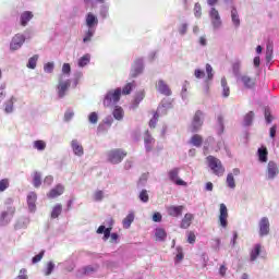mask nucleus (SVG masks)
<instances>
[{
    "instance_id": "f257e3e1",
    "label": "nucleus",
    "mask_w": 279,
    "mask_h": 279,
    "mask_svg": "<svg viewBox=\"0 0 279 279\" xmlns=\"http://www.w3.org/2000/svg\"><path fill=\"white\" fill-rule=\"evenodd\" d=\"M203 126H204V111L196 110L187 130L189 132H191V134H197V132H199V130H202Z\"/></svg>"
},
{
    "instance_id": "f03ea898",
    "label": "nucleus",
    "mask_w": 279,
    "mask_h": 279,
    "mask_svg": "<svg viewBox=\"0 0 279 279\" xmlns=\"http://www.w3.org/2000/svg\"><path fill=\"white\" fill-rule=\"evenodd\" d=\"M207 165L209 169L213 171L214 175L221 177L226 173V168H223V163L217 157L209 155L206 157Z\"/></svg>"
},
{
    "instance_id": "7ed1b4c3",
    "label": "nucleus",
    "mask_w": 279,
    "mask_h": 279,
    "mask_svg": "<svg viewBox=\"0 0 279 279\" xmlns=\"http://www.w3.org/2000/svg\"><path fill=\"white\" fill-rule=\"evenodd\" d=\"M107 226H108V228H106V226L98 227V229L96 231L97 234H104L105 241H108V239H110V236H111V241H118L119 234H117V233L110 234V232H112V227L114 226V219L109 218L107 220Z\"/></svg>"
},
{
    "instance_id": "20e7f679",
    "label": "nucleus",
    "mask_w": 279,
    "mask_h": 279,
    "mask_svg": "<svg viewBox=\"0 0 279 279\" xmlns=\"http://www.w3.org/2000/svg\"><path fill=\"white\" fill-rule=\"evenodd\" d=\"M128 156V153L121 148H114L107 153V160L111 165H119L123 162V158Z\"/></svg>"
},
{
    "instance_id": "39448f33",
    "label": "nucleus",
    "mask_w": 279,
    "mask_h": 279,
    "mask_svg": "<svg viewBox=\"0 0 279 279\" xmlns=\"http://www.w3.org/2000/svg\"><path fill=\"white\" fill-rule=\"evenodd\" d=\"M121 99V88H116L114 90H110L105 99H104V106L107 108H110V106H114L116 104H119Z\"/></svg>"
},
{
    "instance_id": "423d86ee",
    "label": "nucleus",
    "mask_w": 279,
    "mask_h": 279,
    "mask_svg": "<svg viewBox=\"0 0 279 279\" xmlns=\"http://www.w3.org/2000/svg\"><path fill=\"white\" fill-rule=\"evenodd\" d=\"M71 88V80L62 81V75L59 77V84L57 86L59 98L62 99L66 95V90Z\"/></svg>"
},
{
    "instance_id": "0eeeda50",
    "label": "nucleus",
    "mask_w": 279,
    "mask_h": 279,
    "mask_svg": "<svg viewBox=\"0 0 279 279\" xmlns=\"http://www.w3.org/2000/svg\"><path fill=\"white\" fill-rule=\"evenodd\" d=\"M180 168H173L172 170L168 171V178L171 182L177 184V186H186V182L180 178Z\"/></svg>"
},
{
    "instance_id": "6e6552de",
    "label": "nucleus",
    "mask_w": 279,
    "mask_h": 279,
    "mask_svg": "<svg viewBox=\"0 0 279 279\" xmlns=\"http://www.w3.org/2000/svg\"><path fill=\"white\" fill-rule=\"evenodd\" d=\"M186 206L184 205H170L166 208L169 217H182V213H184Z\"/></svg>"
},
{
    "instance_id": "1a4fd4ad",
    "label": "nucleus",
    "mask_w": 279,
    "mask_h": 279,
    "mask_svg": "<svg viewBox=\"0 0 279 279\" xmlns=\"http://www.w3.org/2000/svg\"><path fill=\"white\" fill-rule=\"evenodd\" d=\"M23 43H25V36L21 34H16L10 44V48L12 51H16L17 49H21L23 47Z\"/></svg>"
},
{
    "instance_id": "9d476101",
    "label": "nucleus",
    "mask_w": 279,
    "mask_h": 279,
    "mask_svg": "<svg viewBox=\"0 0 279 279\" xmlns=\"http://www.w3.org/2000/svg\"><path fill=\"white\" fill-rule=\"evenodd\" d=\"M219 223L221 228H228V207L226 204H220Z\"/></svg>"
},
{
    "instance_id": "9b49d317",
    "label": "nucleus",
    "mask_w": 279,
    "mask_h": 279,
    "mask_svg": "<svg viewBox=\"0 0 279 279\" xmlns=\"http://www.w3.org/2000/svg\"><path fill=\"white\" fill-rule=\"evenodd\" d=\"M143 59H135L131 70V77H138L143 73Z\"/></svg>"
},
{
    "instance_id": "f8f14e48",
    "label": "nucleus",
    "mask_w": 279,
    "mask_h": 279,
    "mask_svg": "<svg viewBox=\"0 0 279 279\" xmlns=\"http://www.w3.org/2000/svg\"><path fill=\"white\" fill-rule=\"evenodd\" d=\"M209 16L211 20V24L216 29H219L221 27V15H219V11L215 8H211L209 12Z\"/></svg>"
},
{
    "instance_id": "ddd939ff",
    "label": "nucleus",
    "mask_w": 279,
    "mask_h": 279,
    "mask_svg": "<svg viewBox=\"0 0 279 279\" xmlns=\"http://www.w3.org/2000/svg\"><path fill=\"white\" fill-rule=\"evenodd\" d=\"M279 173L278 163L276 161H269L267 166L268 180H274Z\"/></svg>"
},
{
    "instance_id": "4468645a",
    "label": "nucleus",
    "mask_w": 279,
    "mask_h": 279,
    "mask_svg": "<svg viewBox=\"0 0 279 279\" xmlns=\"http://www.w3.org/2000/svg\"><path fill=\"white\" fill-rule=\"evenodd\" d=\"M269 234V218L263 217L259 220V236H267Z\"/></svg>"
},
{
    "instance_id": "2eb2a0df",
    "label": "nucleus",
    "mask_w": 279,
    "mask_h": 279,
    "mask_svg": "<svg viewBox=\"0 0 279 279\" xmlns=\"http://www.w3.org/2000/svg\"><path fill=\"white\" fill-rule=\"evenodd\" d=\"M156 89L166 97H170L171 95V88H169V85H167V83H165L162 80L157 82Z\"/></svg>"
},
{
    "instance_id": "dca6fc26",
    "label": "nucleus",
    "mask_w": 279,
    "mask_h": 279,
    "mask_svg": "<svg viewBox=\"0 0 279 279\" xmlns=\"http://www.w3.org/2000/svg\"><path fill=\"white\" fill-rule=\"evenodd\" d=\"M64 193V185L58 184L56 187L51 189L47 194L49 199H56V197H60Z\"/></svg>"
},
{
    "instance_id": "f3484780",
    "label": "nucleus",
    "mask_w": 279,
    "mask_h": 279,
    "mask_svg": "<svg viewBox=\"0 0 279 279\" xmlns=\"http://www.w3.org/2000/svg\"><path fill=\"white\" fill-rule=\"evenodd\" d=\"M14 213H16V208L8 207L7 210L1 213L0 220L10 221L14 217Z\"/></svg>"
},
{
    "instance_id": "a211bd4d",
    "label": "nucleus",
    "mask_w": 279,
    "mask_h": 279,
    "mask_svg": "<svg viewBox=\"0 0 279 279\" xmlns=\"http://www.w3.org/2000/svg\"><path fill=\"white\" fill-rule=\"evenodd\" d=\"M193 219H195L193 214H185L183 219L181 220L180 228H182L183 230L191 228V223H193Z\"/></svg>"
},
{
    "instance_id": "6ab92c4d",
    "label": "nucleus",
    "mask_w": 279,
    "mask_h": 279,
    "mask_svg": "<svg viewBox=\"0 0 279 279\" xmlns=\"http://www.w3.org/2000/svg\"><path fill=\"white\" fill-rule=\"evenodd\" d=\"M36 199H38V195H36L35 192H31L27 195V204L31 213H34V210H36Z\"/></svg>"
},
{
    "instance_id": "aec40b11",
    "label": "nucleus",
    "mask_w": 279,
    "mask_h": 279,
    "mask_svg": "<svg viewBox=\"0 0 279 279\" xmlns=\"http://www.w3.org/2000/svg\"><path fill=\"white\" fill-rule=\"evenodd\" d=\"M71 147L75 156H84V146H82L77 140H73L71 142Z\"/></svg>"
},
{
    "instance_id": "412c9836",
    "label": "nucleus",
    "mask_w": 279,
    "mask_h": 279,
    "mask_svg": "<svg viewBox=\"0 0 279 279\" xmlns=\"http://www.w3.org/2000/svg\"><path fill=\"white\" fill-rule=\"evenodd\" d=\"M241 82L245 86V88H254L256 86V80L250 77L248 75L241 76Z\"/></svg>"
},
{
    "instance_id": "4be33fe9",
    "label": "nucleus",
    "mask_w": 279,
    "mask_h": 279,
    "mask_svg": "<svg viewBox=\"0 0 279 279\" xmlns=\"http://www.w3.org/2000/svg\"><path fill=\"white\" fill-rule=\"evenodd\" d=\"M203 144H204V137L199 134H194L190 138V145H193L194 147H202Z\"/></svg>"
},
{
    "instance_id": "5701e85b",
    "label": "nucleus",
    "mask_w": 279,
    "mask_h": 279,
    "mask_svg": "<svg viewBox=\"0 0 279 279\" xmlns=\"http://www.w3.org/2000/svg\"><path fill=\"white\" fill-rule=\"evenodd\" d=\"M98 23H99V20H97V16H95V14L88 13L86 15V25H87V27L93 28Z\"/></svg>"
},
{
    "instance_id": "b1692460",
    "label": "nucleus",
    "mask_w": 279,
    "mask_h": 279,
    "mask_svg": "<svg viewBox=\"0 0 279 279\" xmlns=\"http://www.w3.org/2000/svg\"><path fill=\"white\" fill-rule=\"evenodd\" d=\"M263 250V246L260 244H255L253 250L251 251V260L254 262L260 256V251Z\"/></svg>"
},
{
    "instance_id": "393cba45",
    "label": "nucleus",
    "mask_w": 279,
    "mask_h": 279,
    "mask_svg": "<svg viewBox=\"0 0 279 279\" xmlns=\"http://www.w3.org/2000/svg\"><path fill=\"white\" fill-rule=\"evenodd\" d=\"M134 211H131L123 220H122V226L128 230L132 223H134Z\"/></svg>"
},
{
    "instance_id": "a878e982",
    "label": "nucleus",
    "mask_w": 279,
    "mask_h": 279,
    "mask_svg": "<svg viewBox=\"0 0 279 279\" xmlns=\"http://www.w3.org/2000/svg\"><path fill=\"white\" fill-rule=\"evenodd\" d=\"M31 19H34L32 11H25L21 14V25L25 27Z\"/></svg>"
},
{
    "instance_id": "bb28decb",
    "label": "nucleus",
    "mask_w": 279,
    "mask_h": 279,
    "mask_svg": "<svg viewBox=\"0 0 279 279\" xmlns=\"http://www.w3.org/2000/svg\"><path fill=\"white\" fill-rule=\"evenodd\" d=\"M231 21L234 27H239L241 25V19H239V11H236V8L231 10Z\"/></svg>"
},
{
    "instance_id": "cd10ccee",
    "label": "nucleus",
    "mask_w": 279,
    "mask_h": 279,
    "mask_svg": "<svg viewBox=\"0 0 279 279\" xmlns=\"http://www.w3.org/2000/svg\"><path fill=\"white\" fill-rule=\"evenodd\" d=\"M143 99H145V90L137 92L133 100V108H136Z\"/></svg>"
},
{
    "instance_id": "c85d7f7f",
    "label": "nucleus",
    "mask_w": 279,
    "mask_h": 279,
    "mask_svg": "<svg viewBox=\"0 0 279 279\" xmlns=\"http://www.w3.org/2000/svg\"><path fill=\"white\" fill-rule=\"evenodd\" d=\"M33 184L35 189H40V184H43V177L40 175V172H34Z\"/></svg>"
},
{
    "instance_id": "c756f323",
    "label": "nucleus",
    "mask_w": 279,
    "mask_h": 279,
    "mask_svg": "<svg viewBox=\"0 0 279 279\" xmlns=\"http://www.w3.org/2000/svg\"><path fill=\"white\" fill-rule=\"evenodd\" d=\"M221 86H222V96L230 97V87L228 86V80H226V77L221 78Z\"/></svg>"
},
{
    "instance_id": "7c9ffc66",
    "label": "nucleus",
    "mask_w": 279,
    "mask_h": 279,
    "mask_svg": "<svg viewBox=\"0 0 279 279\" xmlns=\"http://www.w3.org/2000/svg\"><path fill=\"white\" fill-rule=\"evenodd\" d=\"M134 88H136V82H131L128 83L123 88H122V95H130V93H132V90H134Z\"/></svg>"
},
{
    "instance_id": "2f4dec72",
    "label": "nucleus",
    "mask_w": 279,
    "mask_h": 279,
    "mask_svg": "<svg viewBox=\"0 0 279 279\" xmlns=\"http://www.w3.org/2000/svg\"><path fill=\"white\" fill-rule=\"evenodd\" d=\"M155 236L157 241H165V239H167V231H165L162 228H158L155 231Z\"/></svg>"
},
{
    "instance_id": "473e14b6",
    "label": "nucleus",
    "mask_w": 279,
    "mask_h": 279,
    "mask_svg": "<svg viewBox=\"0 0 279 279\" xmlns=\"http://www.w3.org/2000/svg\"><path fill=\"white\" fill-rule=\"evenodd\" d=\"M59 215H62V205L57 204L51 211V219H58Z\"/></svg>"
},
{
    "instance_id": "72a5a7b5",
    "label": "nucleus",
    "mask_w": 279,
    "mask_h": 279,
    "mask_svg": "<svg viewBox=\"0 0 279 279\" xmlns=\"http://www.w3.org/2000/svg\"><path fill=\"white\" fill-rule=\"evenodd\" d=\"M10 189V179H1L0 180V193H3Z\"/></svg>"
},
{
    "instance_id": "f704fd0d",
    "label": "nucleus",
    "mask_w": 279,
    "mask_h": 279,
    "mask_svg": "<svg viewBox=\"0 0 279 279\" xmlns=\"http://www.w3.org/2000/svg\"><path fill=\"white\" fill-rule=\"evenodd\" d=\"M144 143L146 145V151H151V145H154V143H156V141L154 140V137H151V135H147L144 138Z\"/></svg>"
},
{
    "instance_id": "c9c22d12",
    "label": "nucleus",
    "mask_w": 279,
    "mask_h": 279,
    "mask_svg": "<svg viewBox=\"0 0 279 279\" xmlns=\"http://www.w3.org/2000/svg\"><path fill=\"white\" fill-rule=\"evenodd\" d=\"M34 147L35 149H38V151H45L47 148V143H45L43 140H38L34 142Z\"/></svg>"
},
{
    "instance_id": "e433bc0d",
    "label": "nucleus",
    "mask_w": 279,
    "mask_h": 279,
    "mask_svg": "<svg viewBox=\"0 0 279 279\" xmlns=\"http://www.w3.org/2000/svg\"><path fill=\"white\" fill-rule=\"evenodd\" d=\"M267 148H259L258 149V158L260 162H267V156H268Z\"/></svg>"
},
{
    "instance_id": "4c0bfd02",
    "label": "nucleus",
    "mask_w": 279,
    "mask_h": 279,
    "mask_svg": "<svg viewBox=\"0 0 279 279\" xmlns=\"http://www.w3.org/2000/svg\"><path fill=\"white\" fill-rule=\"evenodd\" d=\"M37 63H38V54H35L28 59L27 69H36Z\"/></svg>"
},
{
    "instance_id": "58836bf2",
    "label": "nucleus",
    "mask_w": 279,
    "mask_h": 279,
    "mask_svg": "<svg viewBox=\"0 0 279 279\" xmlns=\"http://www.w3.org/2000/svg\"><path fill=\"white\" fill-rule=\"evenodd\" d=\"M227 184L229 189H236V183L234 181V175L232 173H229L227 175Z\"/></svg>"
},
{
    "instance_id": "ea45409f",
    "label": "nucleus",
    "mask_w": 279,
    "mask_h": 279,
    "mask_svg": "<svg viewBox=\"0 0 279 279\" xmlns=\"http://www.w3.org/2000/svg\"><path fill=\"white\" fill-rule=\"evenodd\" d=\"M206 82H211V80L215 77V74L213 73V65H210L209 63L206 64Z\"/></svg>"
},
{
    "instance_id": "a19ab883",
    "label": "nucleus",
    "mask_w": 279,
    "mask_h": 279,
    "mask_svg": "<svg viewBox=\"0 0 279 279\" xmlns=\"http://www.w3.org/2000/svg\"><path fill=\"white\" fill-rule=\"evenodd\" d=\"M53 269H56V264H53V262H48L45 269V276H51Z\"/></svg>"
},
{
    "instance_id": "79ce46f5",
    "label": "nucleus",
    "mask_w": 279,
    "mask_h": 279,
    "mask_svg": "<svg viewBox=\"0 0 279 279\" xmlns=\"http://www.w3.org/2000/svg\"><path fill=\"white\" fill-rule=\"evenodd\" d=\"M113 117L117 121H121V119H123V109L121 107H116L113 110Z\"/></svg>"
},
{
    "instance_id": "37998d69",
    "label": "nucleus",
    "mask_w": 279,
    "mask_h": 279,
    "mask_svg": "<svg viewBox=\"0 0 279 279\" xmlns=\"http://www.w3.org/2000/svg\"><path fill=\"white\" fill-rule=\"evenodd\" d=\"M14 110V97H12L7 104H5V108L4 111L7 112V114H10V112H12Z\"/></svg>"
},
{
    "instance_id": "c03bdc74",
    "label": "nucleus",
    "mask_w": 279,
    "mask_h": 279,
    "mask_svg": "<svg viewBox=\"0 0 279 279\" xmlns=\"http://www.w3.org/2000/svg\"><path fill=\"white\" fill-rule=\"evenodd\" d=\"M90 62V54H85L78 60V66H86Z\"/></svg>"
},
{
    "instance_id": "a18cd8bd",
    "label": "nucleus",
    "mask_w": 279,
    "mask_h": 279,
    "mask_svg": "<svg viewBox=\"0 0 279 279\" xmlns=\"http://www.w3.org/2000/svg\"><path fill=\"white\" fill-rule=\"evenodd\" d=\"M254 121V111H250L248 113L245 114L244 117V123L245 125H250Z\"/></svg>"
},
{
    "instance_id": "49530a36",
    "label": "nucleus",
    "mask_w": 279,
    "mask_h": 279,
    "mask_svg": "<svg viewBox=\"0 0 279 279\" xmlns=\"http://www.w3.org/2000/svg\"><path fill=\"white\" fill-rule=\"evenodd\" d=\"M140 199L141 202H143L144 204H147V202H149V194L147 193V190H143L140 193Z\"/></svg>"
},
{
    "instance_id": "de8ad7c7",
    "label": "nucleus",
    "mask_w": 279,
    "mask_h": 279,
    "mask_svg": "<svg viewBox=\"0 0 279 279\" xmlns=\"http://www.w3.org/2000/svg\"><path fill=\"white\" fill-rule=\"evenodd\" d=\"M95 35V31H93L92 28H89L86 34L85 37L83 38V43H90L93 36Z\"/></svg>"
},
{
    "instance_id": "09e8293b",
    "label": "nucleus",
    "mask_w": 279,
    "mask_h": 279,
    "mask_svg": "<svg viewBox=\"0 0 279 279\" xmlns=\"http://www.w3.org/2000/svg\"><path fill=\"white\" fill-rule=\"evenodd\" d=\"M194 76L196 77V80H203V77H206V72H204V70L202 69H196L194 71Z\"/></svg>"
},
{
    "instance_id": "8fccbe9b",
    "label": "nucleus",
    "mask_w": 279,
    "mask_h": 279,
    "mask_svg": "<svg viewBox=\"0 0 279 279\" xmlns=\"http://www.w3.org/2000/svg\"><path fill=\"white\" fill-rule=\"evenodd\" d=\"M158 119H160V116L158 114V112H155L153 119L149 121V128H156Z\"/></svg>"
},
{
    "instance_id": "3c124183",
    "label": "nucleus",
    "mask_w": 279,
    "mask_h": 279,
    "mask_svg": "<svg viewBox=\"0 0 279 279\" xmlns=\"http://www.w3.org/2000/svg\"><path fill=\"white\" fill-rule=\"evenodd\" d=\"M44 256H45V251H41L39 254L34 256L32 259L33 265H36V263H40Z\"/></svg>"
},
{
    "instance_id": "603ef678",
    "label": "nucleus",
    "mask_w": 279,
    "mask_h": 279,
    "mask_svg": "<svg viewBox=\"0 0 279 279\" xmlns=\"http://www.w3.org/2000/svg\"><path fill=\"white\" fill-rule=\"evenodd\" d=\"M88 121L89 123H93L95 125L97 121H99V116L97 114V112H92L88 117Z\"/></svg>"
},
{
    "instance_id": "864d4df0",
    "label": "nucleus",
    "mask_w": 279,
    "mask_h": 279,
    "mask_svg": "<svg viewBox=\"0 0 279 279\" xmlns=\"http://www.w3.org/2000/svg\"><path fill=\"white\" fill-rule=\"evenodd\" d=\"M271 56H274V45H267L266 48V58L267 60H271Z\"/></svg>"
},
{
    "instance_id": "5fc2aeb1",
    "label": "nucleus",
    "mask_w": 279,
    "mask_h": 279,
    "mask_svg": "<svg viewBox=\"0 0 279 279\" xmlns=\"http://www.w3.org/2000/svg\"><path fill=\"white\" fill-rule=\"evenodd\" d=\"M218 124H219V130H218V134H222L225 126H223V116H218L217 118Z\"/></svg>"
},
{
    "instance_id": "6e6d98bb",
    "label": "nucleus",
    "mask_w": 279,
    "mask_h": 279,
    "mask_svg": "<svg viewBox=\"0 0 279 279\" xmlns=\"http://www.w3.org/2000/svg\"><path fill=\"white\" fill-rule=\"evenodd\" d=\"M94 199L95 202H101L104 199V191L98 190L94 193Z\"/></svg>"
},
{
    "instance_id": "4d7b16f0",
    "label": "nucleus",
    "mask_w": 279,
    "mask_h": 279,
    "mask_svg": "<svg viewBox=\"0 0 279 279\" xmlns=\"http://www.w3.org/2000/svg\"><path fill=\"white\" fill-rule=\"evenodd\" d=\"M196 239L197 238L195 236V232L190 231L187 233V243H190L191 245H193L195 243Z\"/></svg>"
},
{
    "instance_id": "13d9d810",
    "label": "nucleus",
    "mask_w": 279,
    "mask_h": 279,
    "mask_svg": "<svg viewBox=\"0 0 279 279\" xmlns=\"http://www.w3.org/2000/svg\"><path fill=\"white\" fill-rule=\"evenodd\" d=\"M53 68H54L53 62H48L44 65V71L46 73H53Z\"/></svg>"
},
{
    "instance_id": "bf43d9fd",
    "label": "nucleus",
    "mask_w": 279,
    "mask_h": 279,
    "mask_svg": "<svg viewBox=\"0 0 279 279\" xmlns=\"http://www.w3.org/2000/svg\"><path fill=\"white\" fill-rule=\"evenodd\" d=\"M62 73H63L64 75H71V64L64 63V64L62 65Z\"/></svg>"
},
{
    "instance_id": "052dcab7",
    "label": "nucleus",
    "mask_w": 279,
    "mask_h": 279,
    "mask_svg": "<svg viewBox=\"0 0 279 279\" xmlns=\"http://www.w3.org/2000/svg\"><path fill=\"white\" fill-rule=\"evenodd\" d=\"M184 260V253L182 252V248H178V254L175 256V263H180Z\"/></svg>"
},
{
    "instance_id": "680f3d73",
    "label": "nucleus",
    "mask_w": 279,
    "mask_h": 279,
    "mask_svg": "<svg viewBox=\"0 0 279 279\" xmlns=\"http://www.w3.org/2000/svg\"><path fill=\"white\" fill-rule=\"evenodd\" d=\"M194 14L197 19H199V16H202V5L199 4H195L194 7Z\"/></svg>"
},
{
    "instance_id": "e2e57ef3",
    "label": "nucleus",
    "mask_w": 279,
    "mask_h": 279,
    "mask_svg": "<svg viewBox=\"0 0 279 279\" xmlns=\"http://www.w3.org/2000/svg\"><path fill=\"white\" fill-rule=\"evenodd\" d=\"M276 132H278V126L277 125H272L270 128V131H269L270 138H276Z\"/></svg>"
},
{
    "instance_id": "0e129e2a",
    "label": "nucleus",
    "mask_w": 279,
    "mask_h": 279,
    "mask_svg": "<svg viewBox=\"0 0 279 279\" xmlns=\"http://www.w3.org/2000/svg\"><path fill=\"white\" fill-rule=\"evenodd\" d=\"M153 221H155L156 223L162 221V215L160 213H155L153 215Z\"/></svg>"
},
{
    "instance_id": "69168bd1",
    "label": "nucleus",
    "mask_w": 279,
    "mask_h": 279,
    "mask_svg": "<svg viewBox=\"0 0 279 279\" xmlns=\"http://www.w3.org/2000/svg\"><path fill=\"white\" fill-rule=\"evenodd\" d=\"M44 184H46V186H51V184H53V178L51 175L46 177Z\"/></svg>"
},
{
    "instance_id": "338daca9",
    "label": "nucleus",
    "mask_w": 279,
    "mask_h": 279,
    "mask_svg": "<svg viewBox=\"0 0 279 279\" xmlns=\"http://www.w3.org/2000/svg\"><path fill=\"white\" fill-rule=\"evenodd\" d=\"M187 29H189V25L187 24H182L181 27L179 28V32L182 36H184V34H186Z\"/></svg>"
},
{
    "instance_id": "774afa93",
    "label": "nucleus",
    "mask_w": 279,
    "mask_h": 279,
    "mask_svg": "<svg viewBox=\"0 0 279 279\" xmlns=\"http://www.w3.org/2000/svg\"><path fill=\"white\" fill-rule=\"evenodd\" d=\"M265 119L267 123H271L274 121V117H271V112L265 111Z\"/></svg>"
}]
</instances>
